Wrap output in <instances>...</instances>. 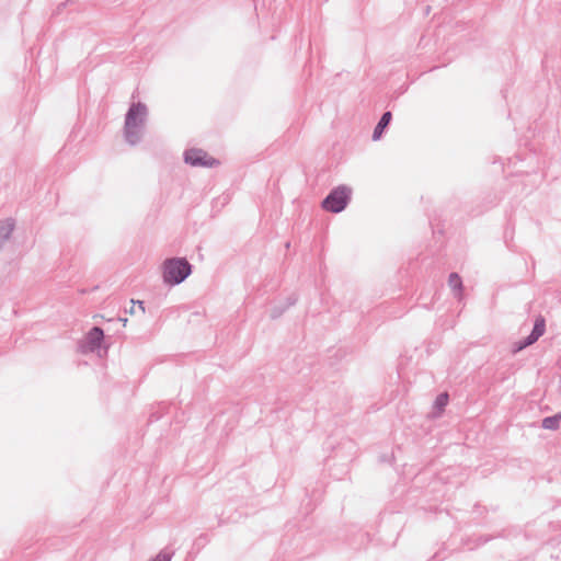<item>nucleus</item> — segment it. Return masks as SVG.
<instances>
[{
  "label": "nucleus",
  "mask_w": 561,
  "mask_h": 561,
  "mask_svg": "<svg viewBox=\"0 0 561 561\" xmlns=\"http://www.w3.org/2000/svg\"><path fill=\"white\" fill-rule=\"evenodd\" d=\"M147 116L148 108L144 103H133L129 106L124 123V138L129 145L140 142Z\"/></svg>",
  "instance_id": "nucleus-1"
},
{
  "label": "nucleus",
  "mask_w": 561,
  "mask_h": 561,
  "mask_svg": "<svg viewBox=\"0 0 561 561\" xmlns=\"http://www.w3.org/2000/svg\"><path fill=\"white\" fill-rule=\"evenodd\" d=\"M162 268L163 282L172 286L183 283L192 273V265L185 257L167 259Z\"/></svg>",
  "instance_id": "nucleus-2"
},
{
  "label": "nucleus",
  "mask_w": 561,
  "mask_h": 561,
  "mask_svg": "<svg viewBox=\"0 0 561 561\" xmlns=\"http://www.w3.org/2000/svg\"><path fill=\"white\" fill-rule=\"evenodd\" d=\"M352 191L345 185L333 188L322 201L321 206L327 211L334 214L341 213L347 206L351 199Z\"/></svg>",
  "instance_id": "nucleus-3"
},
{
  "label": "nucleus",
  "mask_w": 561,
  "mask_h": 561,
  "mask_svg": "<svg viewBox=\"0 0 561 561\" xmlns=\"http://www.w3.org/2000/svg\"><path fill=\"white\" fill-rule=\"evenodd\" d=\"M184 161L193 167H214L218 164V161L208 157L206 151L196 148L185 150Z\"/></svg>",
  "instance_id": "nucleus-4"
},
{
  "label": "nucleus",
  "mask_w": 561,
  "mask_h": 561,
  "mask_svg": "<svg viewBox=\"0 0 561 561\" xmlns=\"http://www.w3.org/2000/svg\"><path fill=\"white\" fill-rule=\"evenodd\" d=\"M104 339V332L99 327H93L85 335V339L80 342L79 348L82 353H93L100 348Z\"/></svg>",
  "instance_id": "nucleus-5"
},
{
  "label": "nucleus",
  "mask_w": 561,
  "mask_h": 561,
  "mask_svg": "<svg viewBox=\"0 0 561 561\" xmlns=\"http://www.w3.org/2000/svg\"><path fill=\"white\" fill-rule=\"evenodd\" d=\"M545 331H546V320H545V318H542L540 316L535 320L534 328H533V331L530 332V334L523 342H520L518 350L527 347V346L534 344L535 342H537L539 340V337L543 335Z\"/></svg>",
  "instance_id": "nucleus-6"
},
{
  "label": "nucleus",
  "mask_w": 561,
  "mask_h": 561,
  "mask_svg": "<svg viewBox=\"0 0 561 561\" xmlns=\"http://www.w3.org/2000/svg\"><path fill=\"white\" fill-rule=\"evenodd\" d=\"M14 226V220L11 218L0 221V250L4 242L10 238Z\"/></svg>",
  "instance_id": "nucleus-7"
},
{
  "label": "nucleus",
  "mask_w": 561,
  "mask_h": 561,
  "mask_svg": "<svg viewBox=\"0 0 561 561\" xmlns=\"http://www.w3.org/2000/svg\"><path fill=\"white\" fill-rule=\"evenodd\" d=\"M391 118H392L391 112H385L381 115L378 124L376 125V127H375V129L373 131V139L374 140H378L381 137L383 130L390 124Z\"/></svg>",
  "instance_id": "nucleus-8"
},
{
  "label": "nucleus",
  "mask_w": 561,
  "mask_h": 561,
  "mask_svg": "<svg viewBox=\"0 0 561 561\" xmlns=\"http://www.w3.org/2000/svg\"><path fill=\"white\" fill-rule=\"evenodd\" d=\"M448 285L453 290L456 291V296L460 298L462 291V280L457 273H450L448 277Z\"/></svg>",
  "instance_id": "nucleus-9"
},
{
  "label": "nucleus",
  "mask_w": 561,
  "mask_h": 561,
  "mask_svg": "<svg viewBox=\"0 0 561 561\" xmlns=\"http://www.w3.org/2000/svg\"><path fill=\"white\" fill-rule=\"evenodd\" d=\"M561 414H554L552 416H547L542 420V427L546 430H557L560 425Z\"/></svg>",
  "instance_id": "nucleus-10"
},
{
  "label": "nucleus",
  "mask_w": 561,
  "mask_h": 561,
  "mask_svg": "<svg viewBox=\"0 0 561 561\" xmlns=\"http://www.w3.org/2000/svg\"><path fill=\"white\" fill-rule=\"evenodd\" d=\"M296 301H297V296L296 295H291L288 298V302H287V305L284 308L275 307V308L272 309L271 317L273 319L278 318L284 312L285 309H287L288 307L295 305Z\"/></svg>",
  "instance_id": "nucleus-11"
},
{
  "label": "nucleus",
  "mask_w": 561,
  "mask_h": 561,
  "mask_svg": "<svg viewBox=\"0 0 561 561\" xmlns=\"http://www.w3.org/2000/svg\"><path fill=\"white\" fill-rule=\"evenodd\" d=\"M173 556V550L169 548H163L153 559H151V561H171Z\"/></svg>",
  "instance_id": "nucleus-12"
},
{
  "label": "nucleus",
  "mask_w": 561,
  "mask_h": 561,
  "mask_svg": "<svg viewBox=\"0 0 561 561\" xmlns=\"http://www.w3.org/2000/svg\"><path fill=\"white\" fill-rule=\"evenodd\" d=\"M448 393L444 392V393H440L436 397L435 399V408L438 410V411H442L445 409V407L447 405L448 403Z\"/></svg>",
  "instance_id": "nucleus-13"
},
{
  "label": "nucleus",
  "mask_w": 561,
  "mask_h": 561,
  "mask_svg": "<svg viewBox=\"0 0 561 561\" xmlns=\"http://www.w3.org/2000/svg\"><path fill=\"white\" fill-rule=\"evenodd\" d=\"M130 304H131V307H130V309L128 310V312H129L130 314H135V313H136V310H137V307H136V300L131 299V300H130Z\"/></svg>",
  "instance_id": "nucleus-14"
},
{
  "label": "nucleus",
  "mask_w": 561,
  "mask_h": 561,
  "mask_svg": "<svg viewBox=\"0 0 561 561\" xmlns=\"http://www.w3.org/2000/svg\"><path fill=\"white\" fill-rule=\"evenodd\" d=\"M136 305L138 306V309L141 311V313H145V304L141 300H136Z\"/></svg>",
  "instance_id": "nucleus-15"
},
{
  "label": "nucleus",
  "mask_w": 561,
  "mask_h": 561,
  "mask_svg": "<svg viewBox=\"0 0 561 561\" xmlns=\"http://www.w3.org/2000/svg\"><path fill=\"white\" fill-rule=\"evenodd\" d=\"M559 392L561 393V378H560V381H559Z\"/></svg>",
  "instance_id": "nucleus-16"
}]
</instances>
